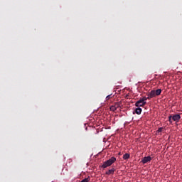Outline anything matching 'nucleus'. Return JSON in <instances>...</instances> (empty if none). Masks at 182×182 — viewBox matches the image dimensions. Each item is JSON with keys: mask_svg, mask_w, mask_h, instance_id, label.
Instances as JSON below:
<instances>
[{"mask_svg": "<svg viewBox=\"0 0 182 182\" xmlns=\"http://www.w3.org/2000/svg\"><path fill=\"white\" fill-rule=\"evenodd\" d=\"M116 161V158L115 157H112L109 160L105 161L103 164L102 165V168H106L107 167H110L113 163Z\"/></svg>", "mask_w": 182, "mask_h": 182, "instance_id": "1", "label": "nucleus"}, {"mask_svg": "<svg viewBox=\"0 0 182 182\" xmlns=\"http://www.w3.org/2000/svg\"><path fill=\"white\" fill-rule=\"evenodd\" d=\"M147 96H148V97H146L147 99H149V100H150V99H153V97H150V95H149V93L147 94Z\"/></svg>", "mask_w": 182, "mask_h": 182, "instance_id": "15", "label": "nucleus"}, {"mask_svg": "<svg viewBox=\"0 0 182 182\" xmlns=\"http://www.w3.org/2000/svg\"><path fill=\"white\" fill-rule=\"evenodd\" d=\"M141 108H140V107H138V108H136L135 109V113L136 114H141Z\"/></svg>", "mask_w": 182, "mask_h": 182, "instance_id": "7", "label": "nucleus"}, {"mask_svg": "<svg viewBox=\"0 0 182 182\" xmlns=\"http://www.w3.org/2000/svg\"><path fill=\"white\" fill-rule=\"evenodd\" d=\"M147 104L146 102H144L141 98H140L136 103H135V106L136 107H143V106H146V105Z\"/></svg>", "mask_w": 182, "mask_h": 182, "instance_id": "3", "label": "nucleus"}, {"mask_svg": "<svg viewBox=\"0 0 182 182\" xmlns=\"http://www.w3.org/2000/svg\"><path fill=\"white\" fill-rule=\"evenodd\" d=\"M118 154H119V156H122V153H120V152Z\"/></svg>", "mask_w": 182, "mask_h": 182, "instance_id": "16", "label": "nucleus"}, {"mask_svg": "<svg viewBox=\"0 0 182 182\" xmlns=\"http://www.w3.org/2000/svg\"><path fill=\"white\" fill-rule=\"evenodd\" d=\"M150 97H156V90H151L149 93Z\"/></svg>", "mask_w": 182, "mask_h": 182, "instance_id": "6", "label": "nucleus"}, {"mask_svg": "<svg viewBox=\"0 0 182 182\" xmlns=\"http://www.w3.org/2000/svg\"><path fill=\"white\" fill-rule=\"evenodd\" d=\"M110 99H112V94H110L106 97V100H109Z\"/></svg>", "mask_w": 182, "mask_h": 182, "instance_id": "12", "label": "nucleus"}, {"mask_svg": "<svg viewBox=\"0 0 182 182\" xmlns=\"http://www.w3.org/2000/svg\"><path fill=\"white\" fill-rule=\"evenodd\" d=\"M157 132L158 133H161V132H163V128H159Z\"/></svg>", "mask_w": 182, "mask_h": 182, "instance_id": "14", "label": "nucleus"}, {"mask_svg": "<svg viewBox=\"0 0 182 182\" xmlns=\"http://www.w3.org/2000/svg\"><path fill=\"white\" fill-rule=\"evenodd\" d=\"M149 161H151V158L150 156L144 157L141 159V163L142 164H146V163H149Z\"/></svg>", "mask_w": 182, "mask_h": 182, "instance_id": "4", "label": "nucleus"}, {"mask_svg": "<svg viewBox=\"0 0 182 182\" xmlns=\"http://www.w3.org/2000/svg\"><path fill=\"white\" fill-rule=\"evenodd\" d=\"M114 106L115 107V108L119 109V107H120V102L116 103Z\"/></svg>", "mask_w": 182, "mask_h": 182, "instance_id": "11", "label": "nucleus"}, {"mask_svg": "<svg viewBox=\"0 0 182 182\" xmlns=\"http://www.w3.org/2000/svg\"><path fill=\"white\" fill-rule=\"evenodd\" d=\"M181 119V117L180 116V114H176L175 115H170L168 117V122L170 123H173V122H176V123H178V122H180V119Z\"/></svg>", "mask_w": 182, "mask_h": 182, "instance_id": "2", "label": "nucleus"}, {"mask_svg": "<svg viewBox=\"0 0 182 182\" xmlns=\"http://www.w3.org/2000/svg\"><path fill=\"white\" fill-rule=\"evenodd\" d=\"M161 95V89H158L155 91L156 96H160Z\"/></svg>", "mask_w": 182, "mask_h": 182, "instance_id": "8", "label": "nucleus"}, {"mask_svg": "<svg viewBox=\"0 0 182 182\" xmlns=\"http://www.w3.org/2000/svg\"><path fill=\"white\" fill-rule=\"evenodd\" d=\"M109 109L111 112H115L117 110V108L114 106V105H112L110 107H109Z\"/></svg>", "mask_w": 182, "mask_h": 182, "instance_id": "9", "label": "nucleus"}, {"mask_svg": "<svg viewBox=\"0 0 182 182\" xmlns=\"http://www.w3.org/2000/svg\"><path fill=\"white\" fill-rule=\"evenodd\" d=\"M123 159H124V160H127V159H130V154H124Z\"/></svg>", "mask_w": 182, "mask_h": 182, "instance_id": "10", "label": "nucleus"}, {"mask_svg": "<svg viewBox=\"0 0 182 182\" xmlns=\"http://www.w3.org/2000/svg\"><path fill=\"white\" fill-rule=\"evenodd\" d=\"M114 171H115L114 168H112V169L108 170L105 173V174H107V176H110V174H114Z\"/></svg>", "mask_w": 182, "mask_h": 182, "instance_id": "5", "label": "nucleus"}, {"mask_svg": "<svg viewBox=\"0 0 182 182\" xmlns=\"http://www.w3.org/2000/svg\"><path fill=\"white\" fill-rule=\"evenodd\" d=\"M141 100H143L144 102H146V100H147V97H143L142 98H141Z\"/></svg>", "mask_w": 182, "mask_h": 182, "instance_id": "13", "label": "nucleus"}]
</instances>
